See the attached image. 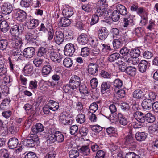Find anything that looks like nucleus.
Instances as JSON below:
<instances>
[{
  "instance_id": "obj_2",
  "label": "nucleus",
  "mask_w": 158,
  "mask_h": 158,
  "mask_svg": "<svg viewBox=\"0 0 158 158\" xmlns=\"http://www.w3.org/2000/svg\"><path fill=\"white\" fill-rule=\"evenodd\" d=\"M48 140L53 143L55 142L58 143H62L64 140V135L60 131H56L54 134L49 135L48 137Z\"/></svg>"
},
{
  "instance_id": "obj_21",
  "label": "nucleus",
  "mask_w": 158,
  "mask_h": 158,
  "mask_svg": "<svg viewBox=\"0 0 158 158\" xmlns=\"http://www.w3.org/2000/svg\"><path fill=\"white\" fill-rule=\"evenodd\" d=\"M44 130V127L40 123H37L32 128V132L35 133L40 132Z\"/></svg>"
},
{
  "instance_id": "obj_15",
  "label": "nucleus",
  "mask_w": 158,
  "mask_h": 158,
  "mask_svg": "<svg viewBox=\"0 0 158 158\" xmlns=\"http://www.w3.org/2000/svg\"><path fill=\"white\" fill-rule=\"evenodd\" d=\"M12 6L10 4L4 3L1 7V10L2 13L5 14H8L12 10Z\"/></svg>"
},
{
  "instance_id": "obj_42",
  "label": "nucleus",
  "mask_w": 158,
  "mask_h": 158,
  "mask_svg": "<svg viewBox=\"0 0 158 158\" xmlns=\"http://www.w3.org/2000/svg\"><path fill=\"white\" fill-rule=\"evenodd\" d=\"M52 70V67L49 64L44 65L42 69L43 75H47L49 74Z\"/></svg>"
},
{
  "instance_id": "obj_48",
  "label": "nucleus",
  "mask_w": 158,
  "mask_h": 158,
  "mask_svg": "<svg viewBox=\"0 0 158 158\" xmlns=\"http://www.w3.org/2000/svg\"><path fill=\"white\" fill-rule=\"evenodd\" d=\"M77 122L80 123H83L85 120V116L84 114H80L76 117Z\"/></svg>"
},
{
  "instance_id": "obj_29",
  "label": "nucleus",
  "mask_w": 158,
  "mask_h": 158,
  "mask_svg": "<svg viewBox=\"0 0 158 158\" xmlns=\"http://www.w3.org/2000/svg\"><path fill=\"white\" fill-rule=\"evenodd\" d=\"M23 108L28 114H34L35 113L32 105L29 103H27L24 105Z\"/></svg>"
},
{
  "instance_id": "obj_39",
  "label": "nucleus",
  "mask_w": 158,
  "mask_h": 158,
  "mask_svg": "<svg viewBox=\"0 0 158 158\" xmlns=\"http://www.w3.org/2000/svg\"><path fill=\"white\" fill-rule=\"evenodd\" d=\"M120 55L118 53H114L110 55L108 58V60L110 62H113L119 58Z\"/></svg>"
},
{
  "instance_id": "obj_32",
  "label": "nucleus",
  "mask_w": 158,
  "mask_h": 158,
  "mask_svg": "<svg viewBox=\"0 0 158 158\" xmlns=\"http://www.w3.org/2000/svg\"><path fill=\"white\" fill-rule=\"evenodd\" d=\"M133 22V19H131L130 17V14H128L124 18V25H123L124 27H126L129 25H131Z\"/></svg>"
},
{
  "instance_id": "obj_55",
  "label": "nucleus",
  "mask_w": 158,
  "mask_h": 158,
  "mask_svg": "<svg viewBox=\"0 0 158 158\" xmlns=\"http://www.w3.org/2000/svg\"><path fill=\"white\" fill-rule=\"evenodd\" d=\"M113 83L115 87L118 89L121 88L123 85V81L119 79H115Z\"/></svg>"
},
{
  "instance_id": "obj_11",
  "label": "nucleus",
  "mask_w": 158,
  "mask_h": 158,
  "mask_svg": "<svg viewBox=\"0 0 158 158\" xmlns=\"http://www.w3.org/2000/svg\"><path fill=\"white\" fill-rule=\"evenodd\" d=\"M69 82L72 86L74 87L75 89H77L81 84L80 79L78 76L74 75L71 77Z\"/></svg>"
},
{
  "instance_id": "obj_25",
  "label": "nucleus",
  "mask_w": 158,
  "mask_h": 158,
  "mask_svg": "<svg viewBox=\"0 0 158 158\" xmlns=\"http://www.w3.org/2000/svg\"><path fill=\"white\" fill-rule=\"evenodd\" d=\"M48 107L50 110L53 111H56L59 108V103L54 101H51L48 104Z\"/></svg>"
},
{
  "instance_id": "obj_37",
  "label": "nucleus",
  "mask_w": 158,
  "mask_h": 158,
  "mask_svg": "<svg viewBox=\"0 0 158 158\" xmlns=\"http://www.w3.org/2000/svg\"><path fill=\"white\" fill-rule=\"evenodd\" d=\"M71 23V22L70 19L64 17L60 19V25L64 27L68 26Z\"/></svg>"
},
{
  "instance_id": "obj_56",
  "label": "nucleus",
  "mask_w": 158,
  "mask_h": 158,
  "mask_svg": "<svg viewBox=\"0 0 158 158\" xmlns=\"http://www.w3.org/2000/svg\"><path fill=\"white\" fill-rule=\"evenodd\" d=\"M89 54V49L87 47L83 48H81V54L84 57L88 56Z\"/></svg>"
},
{
  "instance_id": "obj_1",
  "label": "nucleus",
  "mask_w": 158,
  "mask_h": 158,
  "mask_svg": "<svg viewBox=\"0 0 158 158\" xmlns=\"http://www.w3.org/2000/svg\"><path fill=\"white\" fill-rule=\"evenodd\" d=\"M28 139L23 141V144L27 147H33L39 141L38 135L35 134H31L28 135Z\"/></svg>"
},
{
  "instance_id": "obj_26",
  "label": "nucleus",
  "mask_w": 158,
  "mask_h": 158,
  "mask_svg": "<svg viewBox=\"0 0 158 158\" xmlns=\"http://www.w3.org/2000/svg\"><path fill=\"white\" fill-rule=\"evenodd\" d=\"M148 65V62L144 60H142L138 65L139 70L140 72L143 73L146 71Z\"/></svg>"
},
{
  "instance_id": "obj_31",
  "label": "nucleus",
  "mask_w": 158,
  "mask_h": 158,
  "mask_svg": "<svg viewBox=\"0 0 158 158\" xmlns=\"http://www.w3.org/2000/svg\"><path fill=\"white\" fill-rule=\"evenodd\" d=\"M79 151L80 153L84 156H86L89 154L90 149L89 145H83L80 148Z\"/></svg>"
},
{
  "instance_id": "obj_60",
  "label": "nucleus",
  "mask_w": 158,
  "mask_h": 158,
  "mask_svg": "<svg viewBox=\"0 0 158 158\" xmlns=\"http://www.w3.org/2000/svg\"><path fill=\"white\" fill-rule=\"evenodd\" d=\"M129 50L126 47H123L120 51V53L123 56V57L129 55Z\"/></svg>"
},
{
  "instance_id": "obj_36",
  "label": "nucleus",
  "mask_w": 158,
  "mask_h": 158,
  "mask_svg": "<svg viewBox=\"0 0 158 158\" xmlns=\"http://www.w3.org/2000/svg\"><path fill=\"white\" fill-rule=\"evenodd\" d=\"M136 69L134 67L129 66L127 67L126 73L131 76H135L136 73Z\"/></svg>"
},
{
  "instance_id": "obj_51",
  "label": "nucleus",
  "mask_w": 158,
  "mask_h": 158,
  "mask_svg": "<svg viewBox=\"0 0 158 158\" xmlns=\"http://www.w3.org/2000/svg\"><path fill=\"white\" fill-rule=\"evenodd\" d=\"M120 14L117 10H114L112 13L111 16L112 20L115 22L118 21L120 18Z\"/></svg>"
},
{
  "instance_id": "obj_49",
  "label": "nucleus",
  "mask_w": 158,
  "mask_h": 158,
  "mask_svg": "<svg viewBox=\"0 0 158 158\" xmlns=\"http://www.w3.org/2000/svg\"><path fill=\"white\" fill-rule=\"evenodd\" d=\"M140 52L138 48L132 49L130 51L129 54L133 57H138L140 55Z\"/></svg>"
},
{
  "instance_id": "obj_59",
  "label": "nucleus",
  "mask_w": 158,
  "mask_h": 158,
  "mask_svg": "<svg viewBox=\"0 0 158 158\" xmlns=\"http://www.w3.org/2000/svg\"><path fill=\"white\" fill-rule=\"evenodd\" d=\"M135 33L138 36H143L144 33L143 30L140 27H138L135 29Z\"/></svg>"
},
{
  "instance_id": "obj_62",
  "label": "nucleus",
  "mask_w": 158,
  "mask_h": 158,
  "mask_svg": "<svg viewBox=\"0 0 158 158\" xmlns=\"http://www.w3.org/2000/svg\"><path fill=\"white\" fill-rule=\"evenodd\" d=\"M37 81L35 80H33L30 82L29 85L31 89H35L37 87Z\"/></svg>"
},
{
  "instance_id": "obj_63",
  "label": "nucleus",
  "mask_w": 158,
  "mask_h": 158,
  "mask_svg": "<svg viewBox=\"0 0 158 158\" xmlns=\"http://www.w3.org/2000/svg\"><path fill=\"white\" fill-rule=\"evenodd\" d=\"M90 127L92 131L95 132H99L102 129V127L98 125L91 126Z\"/></svg>"
},
{
  "instance_id": "obj_4",
  "label": "nucleus",
  "mask_w": 158,
  "mask_h": 158,
  "mask_svg": "<svg viewBox=\"0 0 158 158\" xmlns=\"http://www.w3.org/2000/svg\"><path fill=\"white\" fill-rule=\"evenodd\" d=\"M14 17L19 21L23 22L26 18V13L20 9L15 10L13 11Z\"/></svg>"
},
{
  "instance_id": "obj_33",
  "label": "nucleus",
  "mask_w": 158,
  "mask_h": 158,
  "mask_svg": "<svg viewBox=\"0 0 158 158\" xmlns=\"http://www.w3.org/2000/svg\"><path fill=\"white\" fill-rule=\"evenodd\" d=\"M63 89L65 93H72L73 91L75 90L74 87L72 86L69 82V84L63 86Z\"/></svg>"
},
{
  "instance_id": "obj_13",
  "label": "nucleus",
  "mask_w": 158,
  "mask_h": 158,
  "mask_svg": "<svg viewBox=\"0 0 158 158\" xmlns=\"http://www.w3.org/2000/svg\"><path fill=\"white\" fill-rule=\"evenodd\" d=\"M63 33L60 31H57L55 33L54 40L55 42L58 44H60L64 39Z\"/></svg>"
},
{
  "instance_id": "obj_9",
  "label": "nucleus",
  "mask_w": 158,
  "mask_h": 158,
  "mask_svg": "<svg viewBox=\"0 0 158 158\" xmlns=\"http://www.w3.org/2000/svg\"><path fill=\"white\" fill-rule=\"evenodd\" d=\"M49 52L50 58L52 61L56 63H59L61 62L62 57L59 53L52 51Z\"/></svg>"
},
{
  "instance_id": "obj_10",
  "label": "nucleus",
  "mask_w": 158,
  "mask_h": 158,
  "mask_svg": "<svg viewBox=\"0 0 158 158\" xmlns=\"http://www.w3.org/2000/svg\"><path fill=\"white\" fill-rule=\"evenodd\" d=\"M130 134L128 135L126 139V144L129 146L130 148L132 149H135L136 147V142L134 139L131 132H130Z\"/></svg>"
},
{
  "instance_id": "obj_40",
  "label": "nucleus",
  "mask_w": 158,
  "mask_h": 158,
  "mask_svg": "<svg viewBox=\"0 0 158 158\" xmlns=\"http://www.w3.org/2000/svg\"><path fill=\"white\" fill-rule=\"evenodd\" d=\"M95 3L89 2V3L83 5L82 6V9L85 11L89 12L91 11Z\"/></svg>"
},
{
  "instance_id": "obj_47",
  "label": "nucleus",
  "mask_w": 158,
  "mask_h": 158,
  "mask_svg": "<svg viewBox=\"0 0 158 158\" xmlns=\"http://www.w3.org/2000/svg\"><path fill=\"white\" fill-rule=\"evenodd\" d=\"M123 59L124 63H125L126 64L131 65L132 64V63H133L132 59H133V58L131 56L130 54L129 55L123 57Z\"/></svg>"
},
{
  "instance_id": "obj_18",
  "label": "nucleus",
  "mask_w": 158,
  "mask_h": 158,
  "mask_svg": "<svg viewBox=\"0 0 158 158\" xmlns=\"http://www.w3.org/2000/svg\"><path fill=\"white\" fill-rule=\"evenodd\" d=\"M153 102L150 99H145L142 102V106L143 109L150 110L152 107Z\"/></svg>"
},
{
  "instance_id": "obj_24",
  "label": "nucleus",
  "mask_w": 158,
  "mask_h": 158,
  "mask_svg": "<svg viewBox=\"0 0 158 158\" xmlns=\"http://www.w3.org/2000/svg\"><path fill=\"white\" fill-rule=\"evenodd\" d=\"M62 14L63 15L67 17H69L73 15V12L71 8L67 6L64 8L62 11Z\"/></svg>"
},
{
  "instance_id": "obj_6",
  "label": "nucleus",
  "mask_w": 158,
  "mask_h": 158,
  "mask_svg": "<svg viewBox=\"0 0 158 158\" xmlns=\"http://www.w3.org/2000/svg\"><path fill=\"white\" fill-rule=\"evenodd\" d=\"M75 50L74 45L72 43H68L64 47V54L67 56H71L73 54Z\"/></svg>"
},
{
  "instance_id": "obj_45",
  "label": "nucleus",
  "mask_w": 158,
  "mask_h": 158,
  "mask_svg": "<svg viewBox=\"0 0 158 158\" xmlns=\"http://www.w3.org/2000/svg\"><path fill=\"white\" fill-rule=\"evenodd\" d=\"M79 90L81 93L84 94H85L88 93L86 85L83 83H81L79 85Z\"/></svg>"
},
{
  "instance_id": "obj_28",
  "label": "nucleus",
  "mask_w": 158,
  "mask_h": 158,
  "mask_svg": "<svg viewBox=\"0 0 158 158\" xmlns=\"http://www.w3.org/2000/svg\"><path fill=\"white\" fill-rule=\"evenodd\" d=\"M110 87V85L109 82H103L101 85V91L102 93L104 94L107 93Z\"/></svg>"
},
{
  "instance_id": "obj_38",
  "label": "nucleus",
  "mask_w": 158,
  "mask_h": 158,
  "mask_svg": "<svg viewBox=\"0 0 158 158\" xmlns=\"http://www.w3.org/2000/svg\"><path fill=\"white\" fill-rule=\"evenodd\" d=\"M33 67L31 65H26L24 68V73L25 76H30L33 73Z\"/></svg>"
},
{
  "instance_id": "obj_43",
  "label": "nucleus",
  "mask_w": 158,
  "mask_h": 158,
  "mask_svg": "<svg viewBox=\"0 0 158 158\" xmlns=\"http://www.w3.org/2000/svg\"><path fill=\"white\" fill-rule=\"evenodd\" d=\"M52 28V27L51 25L48 26L46 24L42 23L40 27L39 31L45 33L48 31V30H49Z\"/></svg>"
},
{
  "instance_id": "obj_23",
  "label": "nucleus",
  "mask_w": 158,
  "mask_h": 158,
  "mask_svg": "<svg viewBox=\"0 0 158 158\" xmlns=\"http://www.w3.org/2000/svg\"><path fill=\"white\" fill-rule=\"evenodd\" d=\"M144 95V92L140 89L135 90L133 93V96L134 98L139 99H143Z\"/></svg>"
},
{
  "instance_id": "obj_53",
  "label": "nucleus",
  "mask_w": 158,
  "mask_h": 158,
  "mask_svg": "<svg viewBox=\"0 0 158 158\" xmlns=\"http://www.w3.org/2000/svg\"><path fill=\"white\" fill-rule=\"evenodd\" d=\"M79 152L77 150H71L69 152V156L71 158H76L79 156Z\"/></svg>"
},
{
  "instance_id": "obj_20",
  "label": "nucleus",
  "mask_w": 158,
  "mask_h": 158,
  "mask_svg": "<svg viewBox=\"0 0 158 158\" xmlns=\"http://www.w3.org/2000/svg\"><path fill=\"white\" fill-rule=\"evenodd\" d=\"M116 7L117 10L122 15L126 16L127 15L129 14L127 12V8L122 4H117L116 5Z\"/></svg>"
},
{
  "instance_id": "obj_46",
  "label": "nucleus",
  "mask_w": 158,
  "mask_h": 158,
  "mask_svg": "<svg viewBox=\"0 0 158 158\" xmlns=\"http://www.w3.org/2000/svg\"><path fill=\"white\" fill-rule=\"evenodd\" d=\"M145 121L146 120L149 123H152L155 120V118L154 115L150 113H148L145 114Z\"/></svg>"
},
{
  "instance_id": "obj_27",
  "label": "nucleus",
  "mask_w": 158,
  "mask_h": 158,
  "mask_svg": "<svg viewBox=\"0 0 158 158\" xmlns=\"http://www.w3.org/2000/svg\"><path fill=\"white\" fill-rule=\"evenodd\" d=\"M48 48L44 47L40 48L37 53V56L39 57L43 56L45 58L47 57L46 53L47 52Z\"/></svg>"
},
{
  "instance_id": "obj_14",
  "label": "nucleus",
  "mask_w": 158,
  "mask_h": 158,
  "mask_svg": "<svg viewBox=\"0 0 158 158\" xmlns=\"http://www.w3.org/2000/svg\"><path fill=\"white\" fill-rule=\"evenodd\" d=\"M98 66L94 63L89 64L88 67V73L91 75H95L98 71Z\"/></svg>"
},
{
  "instance_id": "obj_34",
  "label": "nucleus",
  "mask_w": 158,
  "mask_h": 158,
  "mask_svg": "<svg viewBox=\"0 0 158 158\" xmlns=\"http://www.w3.org/2000/svg\"><path fill=\"white\" fill-rule=\"evenodd\" d=\"M36 36L31 32H27L25 35V39L27 42H33L36 40Z\"/></svg>"
},
{
  "instance_id": "obj_30",
  "label": "nucleus",
  "mask_w": 158,
  "mask_h": 158,
  "mask_svg": "<svg viewBox=\"0 0 158 158\" xmlns=\"http://www.w3.org/2000/svg\"><path fill=\"white\" fill-rule=\"evenodd\" d=\"M11 101L10 98H5L3 100L0 106L1 109L4 110L8 108L10 105Z\"/></svg>"
},
{
  "instance_id": "obj_7",
  "label": "nucleus",
  "mask_w": 158,
  "mask_h": 158,
  "mask_svg": "<svg viewBox=\"0 0 158 158\" xmlns=\"http://www.w3.org/2000/svg\"><path fill=\"white\" fill-rule=\"evenodd\" d=\"M23 56L27 58H32L35 54V49L33 47H28L25 48L23 52Z\"/></svg>"
},
{
  "instance_id": "obj_35",
  "label": "nucleus",
  "mask_w": 158,
  "mask_h": 158,
  "mask_svg": "<svg viewBox=\"0 0 158 158\" xmlns=\"http://www.w3.org/2000/svg\"><path fill=\"white\" fill-rule=\"evenodd\" d=\"M39 24V21L37 19H31L27 25V27L29 29L35 28Z\"/></svg>"
},
{
  "instance_id": "obj_57",
  "label": "nucleus",
  "mask_w": 158,
  "mask_h": 158,
  "mask_svg": "<svg viewBox=\"0 0 158 158\" xmlns=\"http://www.w3.org/2000/svg\"><path fill=\"white\" fill-rule=\"evenodd\" d=\"M98 108V105L96 103H93L90 105L89 111L90 113L93 114L97 110Z\"/></svg>"
},
{
  "instance_id": "obj_8",
  "label": "nucleus",
  "mask_w": 158,
  "mask_h": 158,
  "mask_svg": "<svg viewBox=\"0 0 158 158\" xmlns=\"http://www.w3.org/2000/svg\"><path fill=\"white\" fill-rule=\"evenodd\" d=\"M24 29L23 25H15L10 29V33L12 36H18L20 32H21Z\"/></svg>"
},
{
  "instance_id": "obj_16",
  "label": "nucleus",
  "mask_w": 158,
  "mask_h": 158,
  "mask_svg": "<svg viewBox=\"0 0 158 158\" xmlns=\"http://www.w3.org/2000/svg\"><path fill=\"white\" fill-rule=\"evenodd\" d=\"M118 122L120 125L119 127L123 129L125 128L127 123L126 118L121 113L118 114Z\"/></svg>"
},
{
  "instance_id": "obj_3",
  "label": "nucleus",
  "mask_w": 158,
  "mask_h": 158,
  "mask_svg": "<svg viewBox=\"0 0 158 158\" xmlns=\"http://www.w3.org/2000/svg\"><path fill=\"white\" fill-rule=\"evenodd\" d=\"M10 43V46L16 49H20L23 44L22 38L18 36H12Z\"/></svg>"
},
{
  "instance_id": "obj_12",
  "label": "nucleus",
  "mask_w": 158,
  "mask_h": 158,
  "mask_svg": "<svg viewBox=\"0 0 158 158\" xmlns=\"http://www.w3.org/2000/svg\"><path fill=\"white\" fill-rule=\"evenodd\" d=\"M145 114L139 111H136L134 113L133 116L138 122L143 123L145 122Z\"/></svg>"
},
{
  "instance_id": "obj_61",
  "label": "nucleus",
  "mask_w": 158,
  "mask_h": 158,
  "mask_svg": "<svg viewBox=\"0 0 158 158\" xmlns=\"http://www.w3.org/2000/svg\"><path fill=\"white\" fill-rule=\"evenodd\" d=\"M47 34V37L49 41L51 40L54 37V31L52 28H51L48 31Z\"/></svg>"
},
{
  "instance_id": "obj_41",
  "label": "nucleus",
  "mask_w": 158,
  "mask_h": 158,
  "mask_svg": "<svg viewBox=\"0 0 158 158\" xmlns=\"http://www.w3.org/2000/svg\"><path fill=\"white\" fill-rule=\"evenodd\" d=\"M0 28L2 31L5 33L8 30L9 25L6 21H2L0 24Z\"/></svg>"
},
{
  "instance_id": "obj_52",
  "label": "nucleus",
  "mask_w": 158,
  "mask_h": 158,
  "mask_svg": "<svg viewBox=\"0 0 158 158\" xmlns=\"http://www.w3.org/2000/svg\"><path fill=\"white\" fill-rule=\"evenodd\" d=\"M8 45L7 40H0V49L4 50L6 49Z\"/></svg>"
},
{
  "instance_id": "obj_17",
  "label": "nucleus",
  "mask_w": 158,
  "mask_h": 158,
  "mask_svg": "<svg viewBox=\"0 0 158 158\" xmlns=\"http://www.w3.org/2000/svg\"><path fill=\"white\" fill-rule=\"evenodd\" d=\"M88 37L86 34L82 33L78 37L77 41L79 44L81 45H85L88 43Z\"/></svg>"
},
{
  "instance_id": "obj_54",
  "label": "nucleus",
  "mask_w": 158,
  "mask_h": 158,
  "mask_svg": "<svg viewBox=\"0 0 158 158\" xmlns=\"http://www.w3.org/2000/svg\"><path fill=\"white\" fill-rule=\"evenodd\" d=\"M123 44L117 39H114L113 41V46L114 49H118L121 47Z\"/></svg>"
},
{
  "instance_id": "obj_22",
  "label": "nucleus",
  "mask_w": 158,
  "mask_h": 158,
  "mask_svg": "<svg viewBox=\"0 0 158 158\" xmlns=\"http://www.w3.org/2000/svg\"><path fill=\"white\" fill-rule=\"evenodd\" d=\"M147 134L144 132H137L135 135V137L137 140L142 141L145 140L147 137Z\"/></svg>"
},
{
  "instance_id": "obj_50",
  "label": "nucleus",
  "mask_w": 158,
  "mask_h": 158,
  "mask_svg": "<svg viewBox=\"0 0 158 158\" xmlns=\"http://www.w3.org/2000/svg\"><path fill=\"white\" fill-rule=\"evenodd\" d=\"M63 64L66 67L69 68L72 66L73 64V61L70 58H66L63 61Z\"/></svg>"
},
{
  "instance_id": "obj_5",
  "label": "nucleus",
  "mask_w": 158,
  "mask_h": 158,
  "mask_svg": "<svg viewBox=\"0 0 158 158\" xmlns=\"http://www.w3.org/2000/svg\"><path fill=\"white\" fill-rule=\"evenodd\" d=\"M108 31L105 27H101L98 32V37L101 40H105L108 37Z\"/></svg>"
},
{
  "instance_id": "obj_19",
  "label": "nucleus",
  "mask_w": 158,
  "mask_h": 158,
  "mask_svg": "<svg viewBox=\"0 0 158 158\" xmlns=\"http://www.w3.org/2000/svg\"><path fill=\"white\" fill-rule=\"evenodd\" d=\"M18 143V139L14 137L10 139L8 143V145L10 148L13 149L15 148Z\"/></svg>"
},
{
  "instance_id": "obj_44",
  "label": "nucleus",
  "mask_w": 158,
  "mask_h": 158,
  "mask_svg": "<svg viewBox=\"0 0 158 158\" xmlns=\"http://www.w3.org/2000/svg\"><path fill=\"white\" fill-rule=\"evenodd\" d=\"M99 48L102 49V51L104 53H106L108 51L112 50L110 46H108L105 44H99Z\"/></svg>"
},
{
  "instance_id": "obj_64",
  "label": "nucleus",
  "mask_w": 158,
  "mask_h": 158,
  "mask_svg": "<svg viewBox=\"0 0 158 158\" xmlns=\"http://www.w3.org/2000/svg\"><path fill=\"white\" fill-rule=\"evenodd\" d=\"M105 153V152L102 150L98 151L96 153L95 158H104Z\"/></svg>"
},
{
  "instance_id": "obj_58",
  "label": "nucleus",
  "mask_w": 158,
  "mask_h": 158,
  "mask_svg": "<svg viewBox=\"0 0 158 158\" xmlns=\"http://www.w3.org/2000/svg\"><path fill=\"white\" fill-rule=\"evenodd\" d=\"M31 2V0H21L20 4L22 7H28L30 5Z\"/></svg>"
}]
</instances>
